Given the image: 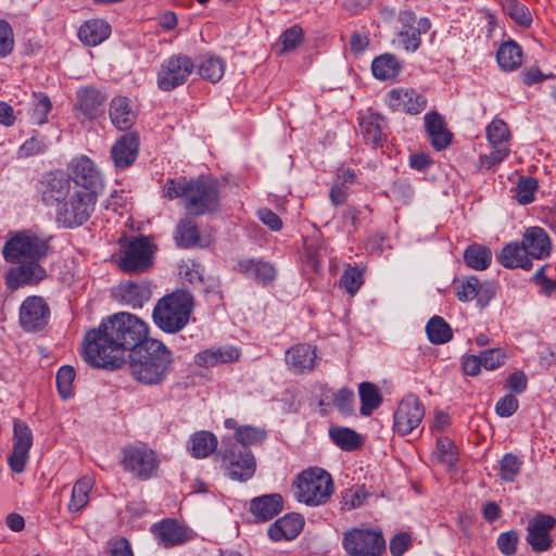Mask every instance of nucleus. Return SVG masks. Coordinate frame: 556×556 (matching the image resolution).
I'll use <instances>...</instances> for the list:
<instances>
[{"label": "nucleus", "instance_id": "f257e3e1", "mask_svg": "<svg viewBox=\"0 0 556 556\" xmlns=\"http://www.w3.org/2000/svg\"><path fill=\"white\" fill-rule=\"evenodd\" d=\"M148 324L138 316L119 312L89 330L84 340L85 361L99 368L115 369L125 363V352L137 350L152 341Z\"/></svg>", "mask_w": 556, "mask_h": 556}, {"label": "nucleus", "instance_id": "f03ea898", "mask_svg": "<svg viewBox=\"0 0 556 556\" xmlns=\"http://www.w3.org/2000/svg\"><path fill=\"white\" fill-rule=\"evenodd\" d=\"M168 200L185 199V208L191 215L211 214L219 208V191L216 181L207 177L168 179L163 187Z\"/></svg>", "mask_w": 556, "mask_h": 556}, {"label": "nucleus", "instance_id": "7ed1b4c3", "mask_svg": "<svg viewBox=\"0 0 556 556\" xmlns=\"http://www.w3.org/2000/svg\"><path fill=\"white\" fill-rule=\"evenodd\" d=\"M128 365L131 377L143 384L156 386L162 383L172 370L173 354L159 340L146 342V345L128 354Z\"/></svg>", "mask_w": 556, "mask_h": 556}, {"label": "nucleus", "instance_id": "20e7f679", "mask_svg": "<svg viewBox=\"0 0 556 556\" xmlns=\"http://www.w3.org/2000/svg\"><path fill=\"white\" fill-rule=\"evenodd\" d=\"M192 309V294L187 290H177L157 301L152 316L160 329L175 333L188 324Z\"/></svg>", "mask_w": 556, "mask_h": 556}, {"label": "nucleus", "instance_id": "39448f33", "mask_svg": "<svg viewBox=\"0 0 556 556\" xmlns=\"http://www.w3.org/2000/svg\"><path fill=\"white\" fill-rule=\"evenodd\" d=\"M293 485L298 501L308 506H319L327 503L333 493L331 476L325 469L318 467L303 470L296 476Z\"/></svg>", "mask_w": 556, "mask_h": 556}, {"label": "nucleus", "instance_id": "423d86ee", "mask_svg": "<svg viewBox=\"0 0 556 556\" xmlns=\"http://www.w3.org/2000/svg\"><path fill=\"white\" fill-rule=\"evenodd\" d=\"M97 195L78 186H74L66 200L56 207L55 220L65 228L84 225L92 215Z\"/></svg>", "mask_w": 556, "mask_h": 556}, {"label": "nucleus", "instance_id": "0eeeda50", "mask_svg": "<svg viewBox=\"0 0 556 556\" xmlns=\"http://www.w3.org/2000/svg\"><path fill=\"white\" fill-rule=\"evenodd\" d=\"M49 240L30 230L15 232L3 247V257L10 263L41 261L49 253Z\"/></svg>", "mask_w": 556, "mask_h": 556}, {"label": "nucleus", "instance_id": "6e6552de", "mask_svg": "<svg viewBox=\"0 0 556 556\" xmlns=\"http://www.w3.org/2000/svg\"><path fill=\"white\" fill-rule=\"evenodd\" d=\"M122 455L121 465L132 477L146 481L156 475L160 460L155 452L146 444L126 445Z\"/></svg>", "mask_w": 556, "mask_h": 556}, {"label": "nucleus", "instance_id": "1a4fd4ad", "mask_svg": "<svg viewBox=\"0 0 556 556\" xmlns=\"http://www.w3.org/2000/svg\"><path fill=\"white\" fill-rule=\"evenodd\" d=\"M342 545L351 556H381L386 551L382 533L369 528H353L345 532Z\"/></svg>", "mask_w": 556, "mask_h": 556}, {"label": "nucleus", "instance_id": "9d476101", "mask_svg": "<svg viewBox=\"0 0 556 556\" xmlns=\"http://www.w3.org/2000/svg\"><path fill=\"white\" fill-rule=\"evenodd\" d=\"M193 61L186 54H173L165 59L157 72L156 84L162 91H172L184 85L194 70Z\"/></svg>", "mask_w": 556, "mask_h": 556}, {"label": "nucleus", "instance_id": "9b49d317", "mask_svg": "<svg viewBox=\"0 0 556 556\" xmlns=\"http://www.w3.org/2000/svg\"><path fill=\"white\" fill-rule=\"evenodd\" d=\"M223 463L227 476L236 481L250 480L256 470V462L253 453L236 445L222 452Z\"/></svg>", "mask_w": 556, "mask_h": 556}, {"label": "nucleus", "instance_id": "f8f14e48", "mask_svg": "<svg viewBox=\"0 0 556 556\" xmlns=\"http://www.w3.org/2000/svg\"><path fill=\"white\" fill-rule=\"evenodd\" d=\"M152 244L146 237L131 240L124 250L119 267L125 273H142L152 264Z\"/></svg>", "mask_w": 556, "mask_h": 556}, {"label": "nucleus", "instance_id": "ddd939ff", "mask_svg": "<svg viewBox=\"0 0 556 556\" xmlns=\"http://www.w3.org/2000/svg\"><path fill=\"white\" fill-rule=\"evenodd\" d=\"M425 416L422 403L416 395L405 396L394 414V429L400 435L412 433Z\"/></svg>", "mask_w": 556, "mask_h": 556}, {"label": "nucleus", "instance_id": "4468645a", "mask_svg": "<svg viewBox=\"0 0 556 556\" xmlns=\"http://www.w3.org/2000/svg\"><path fill=\"white\" fill-rule=\"evenodd\" d=\"M72 179L62 172L46 174L39 181L41 200L46 205L59 206L73 189Z\"/></svg>", "mask_w": 556, "mask_h": 556}, {"label": "nucleus", "instance_id": "2eb2a0df", "mask_svg": "<svg viewBox=\"0 0 556 556\" xmlns=\"http://www.w3.org/2000/svg\"><path fill=\"white\" fill-rule=\"evenodd\" d=\"M71 173L73 186L98 194L103 182L102 175L91 159L85 155L75 159L71 165Z\"/></svg>", "mask_w": 556, "mask_h": 556}, {"label": "nucleus", "instance_id": "dca6fc26", "mask_svg": "<svg viewBox=\"0 0 556 556\" xmlns=\"http://www.w3.org/2000/svg\"><path fill=\"white\" fill-rule=\"evenodd\" d=\"M50 308L41 296L26 298L20 308V323L26 331L42 329L49 320Z\"/></svg>", "mask_w": 556, "mask_h": 556}, {"label": "nucleus", "instance_id": "f3484780", "mask_svg": "<svg viewBox=\"0 0 556 556\" xmlns=\"http://www.w3.org/2000/svg\"><path fill=\"white\" fill-rule=\"evenodd\" d=\"M11 268L5 277V285L10 290H16L24 286H36L46 276V269L39 264L40 261H22Z\"/></svg>", "mask_w": 556, "mask_h": 556}, {"label": "nucleus", "instance_id": "a211bd4d", "mask_svg": "<svg viewBox=\"0 0 556 556\" xmlns=\"http://www.w3.org/2000/svg\"><path fill=\"white\" fill-rule=\"evenodd\" d=\"M31 445L33 434L29 427L22 421H15L13 434V451L8 458L12 471L16 473H21L24 471Z\"/></svg>", "mask_w": 556, "mask_h": 556}, {"label": "nucleus", "instance_id": "6ab92c4d", "mask_svg": "<svg viewBox=\"0 0 556 556\" xmlns=\"http://www.w3.org/2000/svg\"><path fill=\"white\" fill-rule=\"evenodd\" d=\"M75 112L79 118L94 119L103 113L106 94L101 90L86 86L76 91Z\"/></svg>", "mask_w": 556, "mask_h": 556}, {"label": "nucleus", "instance_id": "aec40b11", "mask_svg": "<svg viewBox=\"0 0 556 556\" xmlns=\"http://www.w3.org/2000/svg\"><path fill=\"white\" fill-rule=\"evenodd\" d=\"M388 104L393 111L419 114L425 110L427 99L413 88H394L388 92Z\"/></svg>", "mask_w": 556, "mask_h": 556}, {"label": "nucleus", "instance_id": "412c9836", "mask_svg": "<svg viewBox=\"0 0 556 556\" xmlns=\"http://www.w3.org/2000/svg\"><path fill=\"white\" fill-rule=\"evenodd\" d=\"M554 525L555 519L547 515H541L529 522L527 542L533 551L544 552L551 547L549 531Z\"/></svg>", "mask_w": 556, "mask_h": 556}, {"label": "nucleus", "instance_id": "4be33fe9", "mask_svg": "<svg viewBox=\"0 0 556 556\" xmlns=\"http://www.w3.org/2000/svg\"><path fill=\"white\" fill-rule=\"evenodd\" d=\"M139 151V137L137 132L123 135L112 147L111 156L117 168L130 166L137 159Z\"/></svg>", "mask_w": 556, "mask_h": 556}, {"label": "nucleus", "instance_id": "5701e85b", "mask_svg": "<svg viewBox=\"0 0 556 556\" xmlns=\"http://www.w3.org/2000/svg\"><path fill=\"white\" fill-rule=\"evenodd\" d=\"M521 245L528 257L542 260L552 251V242L545 230L541 227H530L523 233Z\"/></svg>", "mask_w": 556, "mask_h": 556}, {"label": "nucleus", "instance_id": "b1692460", "mask_svg": "<svg viewBox=\"0 0 556 556\" xmlns=\"http://www.w3.org/2000/svg\"><path fill=\"white\" fill-rule=\"evenodd\" d=\"M316 349L309 344H298L286 352V363L293 371L302 374L316 366Z\"/></svg>", "mask_w": 556, "mask_h": 556}, {"label": "nucleus", "instance_id": "393cba45", "mask_svg": "<svg viewBox=\"0 0 556 556\" xmlns=\"http://www.w3.org/2000/svg\"><path fill=\"white\" fill-rule=\"evenodd\" d=\"M153 528L165 547L182 544L191 540L193 534L191 530L173 519L163 520Z\"/></svg>", "mask_w": 556, "mask_h": 556}, {"label": "nucleus", "instance_id": "a878e982", "mask_svg": "<svg viewBox=\"0 0 556 556\" xmlns=\"http://www.w3.org/2000/svg\"><path fill=\"white\" fill-rule=\"evenodd\" d=\"M424 119L432 147L438 151L446 149L451 143L452 134L445 128L443 117L438 112L432 111L427 113Z\"/></svg>", "mask_w": 556, "mask_h": 556}, {"label": "nucleus", "instance_id": "bb28decb", "mask_svg": "<svg viewBox=\"0 0 556 556\" xmlns=\"http://www.w3.org/2000/svg\"><path fill=\"white\" fill-rule=\"evenodd\" d=\"M303 525L304 521L300 515L289 514L269 526L268 535L273 541L292 540L301 532Z\"/></svg>", "mask_w": 556, "mask_h": 556}, {"label": "nucleus", "instance_id": "cd10ccee", "mask_svg": "<svg viewBox=\"0 0 556 556\" xmlns=\"http://www.w3.org/2000/svg\"><path fill=\"white\" fill-rule=\"evenodd\" d=\"M386 121L378 114H368L359 121V131L367 144L372 148L382 147L386 140Z\"/></svg>", "mask_w": 556, "mask_h": 556}, {"label": "nucleus", "instance_id": "c85d7f7f", "mask_svg": "<svg viewBox=\"0 0 556 556\" xmlns=\"http://www.w3.org/2000/svg\"><path fill=\"white\" fill-rule=\"evenodd\" d=\"M109 114L112 124L119 130L129 129L137 117L130 106L129 100L122 96L112 99Z\"/></svg>", "mask_w": 556, "mask_h": 556}, {"label": "nucleus", "instance_id": "c756f323", "mask_svg": "<svg viewBox=\"0 0 556 556\" xmlns=\"http://www.w3.org/2000/svg\"><path fill=\"white\" fill-rule=\"evenodd\" d=\"M283 505L280 494H267L255 497L250 503L251 513L262 521H267L277 516Z\"/></svg>", "mask_w": 556, "mask_h": 556}, {"label": "nucleus", "instance_id": "7c9ffc66", "mask_svg": "<svg viewBox=\"0 0 556 556\" xmlns=\"http://www.w3.org/2000/svg\"><path fill=\"white\" fill-rule=\"evenodd\" d=\"M402 68V62L391 53L378 55L371 62L374 77L382 81L395 80L401 74Z\"/></svg>", "mask_w": 556, "mask_h": 556}, {"label": "nucleus", "instance_id": "2f4dec72", "mask_svg": "<svg viewBox=\"0 0 556 556\" xmlns=\"http://www.w3.org/2000/svg\"><path fill=\"white\" fill-rule=\"evenodd\" d=\"M497 258L500 264L506 268L530 269L532 267V262L525 252V248L518 242L506 244Z\"/></svg>", "mask_w": 556, "mask_h": 556}, {"label": "nucleus", "instance_id": "473e14b6", "mask_svg": "<svg viewBox=\"0 0 556 556\" xmlns=\"http://www.w3.org/2000/svg\"><path fill=\"white\" fill-rule=\"evenodd\" d=\"M111 34V26L103 20H90L85 22L79 30V39L87 46H98Z\"/></svg>", "mask_w": 556, "mask_h": 556}, {"label": "nucleus", "instance_id": "72a5a7b5", "mask_svg": "<svg viewBox=\"0 0 556 556\" xmlns=\"http://www.w3.org/2000/svg\"><path fill=\"white\" fill-rule=\"evenodd\" d=\"M240 270L245 273L249 277L254 278L263 283L270 282L276 277L275 267L261 260H243L238 264Z\"/></svg>", "mask_w": 556, "mask_h": 556}, {"label": "nucleus", "instance_id": "f704fd0d", "mask_svg": "<svg viewBox=\"0 0 556 556\" xmlns=\"http://www.w3.org/2000/svg\"><path fill=\"white\" fill-rule=\"evenodd\" d=\"M496 60L502 70L514 71L522 63L521 48L511 40L504 42L497 49Z\"/></svg>", "mask_w": 556, "mask_h": 556}, {"label": "nucleus", "instance_id": "c9c22d12", "mask_svg": "<svg viewBox=\"0 0 556 556\" xmlns=\"http://www.w3.org/2000/svg\"><path fill=\"white\" fill-rule=\"evenodd\" d=\"M358 395L361 400L359 413L363 416H370L382 403V396L375 383L362 382L358 386Z\"/></svg>", "mask_w": 556, "mask_h": 556}, {"label": "nucleus", "instance_id": "e433bc0d", "mask_svg": "<svg viewBox=\"0 0 556 556\" xmlns=\"http://www.w3.org/2000/svg\"><path fill=\"white\" fill-rule=\"evenodd\" d=\"M190 452L194 458H204L217 447V438L210 431H198L190 438Z\"/></svg>", "mask_w": 556, "mask_h": 556}, {"label": "nucleus", "instance_id": "4c0bfd02", "mask_svg": "<svg viewBox=\"0 0 556 556\" xmlns=\"http://www.w3.org/2000/svg\"><path fill=\"white\" fill-rule=\"evenodd\" d=\"M175 239L178 245L182 248H190L198 244L200 233L192 217L187 216L178 223Z\"/></svg>", "mask_w": 556, "mask_h": 556}, {"label": "nucleus", "instance_id": "58836bf2", "mask_svg": "<svg viewBox=\"0 0 556 556\" xmlns=\"http://www.w3.org/2000/svg\"><path fill=\"white\" fill-rule=\"evenodd\" d=\"M426 333L433 344H444L453 338L451 326L440 316H433L426 325Z\"/></svg>", "mask_w": 556, "mask_h": 556}, {"label": "nucleus", "instance_id": "ea45409f", "mask_svg": "<svg viewBox=\"0 0 556 556\" xmlns=\"http://www.w3.org/2000/svg\"><path fill=\"white\" fill-rule=\"evenodd\" d=\"M492 260V252L489 248L480 244L469 245L464 252L465 263L476 270H483L489 267Z\"/></svg>", "mask_w": 556, "mask_h": 556}, {"label": "nucleus", "instance_id": "a19ab883", "mask_svg": "<svg viewBox=\"0 0 556 556\" xmlns=\"http://www.w3.org/2000/svg\"><path fill=\"white\" fill-rule=\"evenodd\" d=\"M123 300L131 307H141L151 296V291L143 282H128L122 288Z\"/></svg>", "mask_w": 556, "mask_h": 556}, {"label": "nucleus", "instance_id": "79ce46f5", "mask_svg": "<svg viewBox=\"0 0 556 556\" xmlns=\"http://www.w3.org/2000/svg\"><path fill=\"white\" fill-rule=\"evenodd\" d=\"M199 75L211 83H217L222 79L225 72V62L222 58L215 55L204 56L198 65Z\"/></svg>", "mask_w": 556, "mask_h": 556}, {"label": "nucleus", "instance_id": "37998d69", "mask_svg": "<svg viewBox=\"0 0 556 556\" xmlns=\"http://www.w3.org/2000/svg\"><path fill=\"white\" fill-rule=\"evenodd\" d=\"M92 489V481L89 478H81L73 486L68 504L70 511H79L89 501V492Z\"/></svg>", "mask_w": 556, "mask_h": 556}, {"label": "nucleus", "instance_id": "c03bdc74", "mask_svg": "<svg viewBox=\"0 0 556 556\" xmlns=\"http://www.w3.org/2000/svg\"><path fill=\"white\" fill-rule=\"evenodd\" d=\"M52 110V103L50 98L45 93H34L30 111V122L36 125H42L48 123V114Z\"/></svg>", "mask_w": 556, "mask_h": 556}, {"label": "nucleus", "instance_id": "a18cd8bd", "mask_svg": "<svg viewBox=\"0 0 556 556\" xmlns=\"http://www.w3.org/2000/svg\"><path fill=\"white\" fill-rule=\"evenodd\" d=\"M504 12L518 25L529 27L532 23V15L528 7L518 0H502Z\"/></svg>", "mask_w": 556, "mask_h": 556}, {"label": "nucleus", "instance_id": "49530a36", "mask_svg": "<svg viewBox=\"0 0 556 556\" xmlns=\"http://www.w3.org/2000/svg\"><path fill=\"white\" fill-rule=\"evenodd\" d=\"M329 434L331 440L345 451H354L362 444L359 434L349 428H332Z\"/></svg>", "mask_w": 556, "mask_h": 556}, {"label": "nucleus", "instance_id": "de8ad7c7", "mask_svg": "<svg viewBox=\"0 0 556 556\" xmlns=\"http://www.w3.org/2000/svg\"><path fill=\"white\" fill-rule=\"evenodd\" d=\"M266 431L253 426H239L235 439L243 446L261 444L266 439Z\"/></svg>", "mask_w": 556, "mask_h": 556}, {"label": "nucleus", "instance_id": "09e8293b", "mask_svg": "<svg viewBox=\"0 0 556 556\" xmlns=\"http://www.w3.org/2000/svg\"><path fill=\"white\" fill-rule=\"evenodd\" d=\"M486 138L491 147L507 146L509 130L502 119H493L486 127Z\"/></svg>", "mask_w": 556, "mask_h": 556}, {"label": "nucleus", "instance_id": "8fccbe9b", "mask_svg": "<svg viewBox=\"0 0 556 556\" xmlns=\"http://www.w3.org/2000/svg\"><path fill=\"white\" fill-rule=\"evenodd\" d=\"M435 456L441 464L453 467L457 462L454 442L447 437L439 438L437 441Z\"/></svg>", "mask_w": 556, "mask_h": 556}, {"label": "nucleus", "instance_id": "3c124183", "mask_svg": "<svg viewBox=\"0 0 556 556\" xmlns=\"http://www.w3.org/2000/svg\"><path fill=\"white\" fill-rule=\"evenodd\" d=\"M56 388L62 399L72 396V384L75 379V370L72 366H62L56 372Z\"/></svg>", "mask_w": 556, "mask_h": 556}, {"label": "nucleus", "instance_id": "603ef678", "mask_svg": "<svg viewBox=\"0 0 556 556\" xmlns=\"http://www.w3.org/2000/svg\"><path fill=\"white\" fill-rule=\"evenodd\" d=\"M538 189V181L533 177H522L516 187V199L518 203L527 205L534 201V193Z\"/></svg>", "mask_w": 556, "mask_h": 556}, {"label": "nucleus", "instance_id": "864d4df0", "mask_svg": "<svg viewBox=\"0 0 556 556\" xmlns=\"http://www.w3.org/2000/svg\"><path fill=\"white\" fill-rule=\"evenodd\" d=\"M521 460L514 454H505L500 465V476L504 481L510 482L519 473Z\"/></svg>", "mask_w": 556, "mask_h": 556}, {"label": "nucleus", "instance_id": "5fc2aeb1", "mask_svg": "<svg viewBox=\"0 0 556 556\" xmlns=\"http://www.w3.org/2000/svg\"><path fill=\"white\" fill-rule=\"evenodd\" d=\"M369 493L364 485H356L345 491L342 497L343 506L346 509H354L362 506L367 500Z\"/></svg>", "mask_w": 556, "mask_h": 556}, {"label": "nucleus", "instance_id": "6e6d98bb", "mask_svg": "<svg viewBox=\"0 0 556 556\" xmlns=\"http://www.w3.org/2000/svg\"><path fill=\"white\" fill-rule=\"evenodd\" d=\"M363 283L362 271L356 267L348 268L341 279L340 286L351 295H354Z\"/></svg>", "mask_w": 556, "mask_h": 556}, {"label": "nucleus", "instance_id": "4d7b16f0", "mask_svg": "<svg viewBox=\"0 0 556 556\" xmlns=\"http://www.w3.org/2000/svg\"><path fill=\"white\" fill-rule=\"evenodd\" d=\"M303 40V30L299 26H292L283 31L279 38L282 49L280 53L295 49Z\"/></svg>", "mask_w": 556, "mask_h": 556}, {"label": "nucleus", "instance_id": "13d9d810", "mask_svg": "<svg viewBox=\"0 0 556 556\" xmlns=\"http://www.w3.org/2000/svg\"><path fill=\"white\" fill-rule=\"evenodd\" d=\"M354 392L351 389L342 388L340 389L333 399L334 406L341 412L343 415H350L353 413L354 406Z\"/></svg>", "mask_w": 556, "mask_h": 556}, {"label": "nucleus", "instance_id": "bf43d9fd", "mask_svg": "<svg viewBox=\"0 0 556 556\" xmlns=\"http://www.w3.org/2000/svg\"><path fill=\"white\" fill-rule=\"evenodd\" d=\"M493 151L490 154L480 156V167L490 169L500 164L509 153L508 146L491 147Z\"/></svg>", "mask_w": 556, "mask_h": 556}, {"label": "nucleus", "instance_id": "052dcab7", "mask_svg": "<svg viewBox=\"0 0 556 556\" xmlns=\"http://www.w3.org/2000/svg\"><path fill=\"white\" fill-rule=\"evenodd\" d=\"M14 38L10 24L0 20V58H4L13 50Z\"/></svg>", "mask_w": 556, "mask_h": 556}, {"label": "nucleus", "instance_id": "680f3d73", "mask_svg": "<svg viewBox=\"0 0 556 556\" xmlns=\"http://www.w3.org/2000/svg\"><path fill=\"white\" fill-rule=\"evenodd\" d=\"M482 366L488 370L497 368L505 358L501 349H489L479 354Z\"/></svg>", "mask_w": 556, "mask_h": 556}, {"label": "nucleus", "instance_id": "e2e57ef3", "mask_svg": "<svg viewBox=\"0 0 556 556\" xmlns=\"http://www.w3.org/2000/svg\"><path fill=\"white\" fill-rule=\"evenodd\" d=\"M212 350L214 352V362H215L216 366L219 364L235 362L240 356V351L237 348L230 346V345L216 346V348L214 346V348H212Z\"/></svg>", "mask_w": 556, "mask_h": 556}, {"label": "nucleus", "instance_id": "0e129e2a", "mask_svg": "<svg viewBox=\"0 0 556 556\" xmlns=\"http://www.w3.org/2000/svg\"><path fill=\"white\" fill-rule=\"evenodd\" d=\"M478 278L469 277L457 287V298L459 301H472L478 292Z\"/></svg>", "mask_w": 556, "mask_h": 556}, {"label": "nucleus", "instance_id": "69168bd1", "mask_svg": "<svg viewBox=\"0 0 556 556\" xmlns=\"http://www.w3.org/2000/svg\"><path fill=\"white\" fill-rule=\"evenodd\" d=\"M518 543V534L516 531H507L501 533L497 539V546L505 555H513L516 552Z\"/></svg>", "mask_w": 556, "mask_h": 556}, {"label": "nucleus", "instance_id": "338daca9", "mask_svg": "<svg viewBox=\"0 0 556 556\" xmlns=\"http://www.w3.org/2000/svg\"><path fill=\"white\" fill-rule=\"evenodd\" d=\"M400 37V43L402 45L403 49L408 52L416 51L420 46V37L416 31L414 30V27L401 30L399 33Z\"/></svg>", "mask_w": 556, "mask_h": 556}, {"label": "nucleus", "instance_id": "774afa93", "mask_svg": "<svg viewBox=\"0 0 556 556\" xmlns=\"http://www.w3.org/2000/svg\"><path fill=\"white\" fill-rule=\"evenodd\" d=\"M517 408L518 400L514 395L507 394L496 403L495 412L501 417H509Z\"/></svg>", "mask_w": 556, "mask_h": 556}]
</instances>
